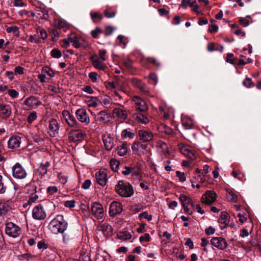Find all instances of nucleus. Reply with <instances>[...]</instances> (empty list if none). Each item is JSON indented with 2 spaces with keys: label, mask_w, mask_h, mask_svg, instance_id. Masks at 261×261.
<instances>
[{
  "label": "nucleus",
  "mask_w": 261,
  "mask_h": 261,
  "mask_svg": "<svg viewBox=\"0 0 261 261\" xmlns=\"http://www.w3.org/2000/svg\"><path fill=\"white\" fill-rule=\"evenodd\" d=\"M67 222L63 215H57L49 224L50 230L55 233H63L67 227Z\"/></svg>",
  "instance_id": "1"
},
{
  "label": "nucleus",
  "mask_w": 261,
  "mask_h": 261,
  "mask_svg": "<svg viewBox=\"0 0 261 261\" xmlns=\"http://www.w3.org/2000/svg\"><path fill=\"white\" fill-rule=\"evenodd\" d=\"M115 191L118 194L124 197H130L134 194L132 185L123 180H120L116 185Z\"/></svg>",
  "instance_id": "2"
},
{
  "label": "nucleus",
  "mask_w": 261,
  "mask_h": 261,
  "mask_svg": "<svg viewBox=\"0 0 261 261\" xmlns=\"http://www.w3.org/2000/svg\"><path fill=\"white\" fill-rule=\"evenodd\" d=\"M5 232L8 236L15 238L19 236L21 230L18 225L12 222H9L6 224Z\"/></svg>",
  "instance_id": "3"
},
{
  "label": "nucleus",
  "mask_w": 261,
  "mask_h": 261,
  "mask_svg": "<svg viewBox=\"0 0 261 261\" xmlns=\"http://www.w3.org/2000/svg\"><path fill=\"white\" fill-rule=\"evenodd\" d=\"M92 214L98 220L102 219L105 216V211L101 204L97 202H92L91 205Z\"/></svg>",
  "instance_id": "4"
},
{
  "label": "nucleus",
  "mask_w": 261,
  "mask_h": 261,
  "mask_svg": "<svg viewBox=\"0 0 261 261\" xmlns=\"http://www.w3.org/2000/svg\"><path fill=\"white\" fill-rule=\"evenodd\" d=\"M12 172L13 176L17 179H23L27 175L25 169L19 163H16L12 167Z\"/></svg>",
  "instance_id": "5"
},
{
  "label": "nucleus",
  "mask_w": 261,
  "mask_h": 261,
  "mask_svg": "<svg viewBox=\"0 0 261 261\" xmlns=\"http://www.w3.org/2000/svg\"><path fill=\"white\" fill-rule=\"evenodd\" d=\"M46 216L45 211L43 206L39 204L35 206L32 211L33 218L37 220H43Z\"/></svg>",
  "instance_id": "6"
},
{
  "label": "nucleus",
  "mask_w": 261,
  "mask_h": 261,
  "mask_svg": "<svg viewBox=\"0 0 261 261\" xmlns=\"http://www.w3.org/2000/svg\"><path fill=\"white\" fill-rule=\"evenodd\" d=\"M60 123L56 119L49 120L48 124V133L51 137H55L59 133Z\"/></svg>",
  "instance_id": "7"
},
{
  "label": "nucleus",
  "mask_w": 261,
  "mask_h": 261,
  "mask_svg": "<svg viewBox=\"0 0 261 261\" xmlns=\"http://www.w3.org/2000/svg\"><path fill=\"white\" fill-rule=\"evenodd\" d=\"M75 115L77 119L83 123L88 124L90 123V118L86 110L81 108L76 110Z\"/></svg>",
  "instance_id": "8"
},
{
  "label": "nucleus",
  "mask_w": 261,
  "mask_h": 261,
  "mask_svg": "<svg viewBox=\"0 0 261 261\" xmlns=\"http://www.w3.org/2000/svg\"><path fill=\"white\" fill-rule=\"evenodd\" d=\"M211 244L215 247L220 250H224L228 246L225 239L221 237H215L211 239Z\"/></svg>",
  "instance_id": "9"
},
{
  "label": "nucleus",
  "mask_w": 261,
  "mask_h": 261,
  "mask_svg": "<svg viewBox=\"0 0 261 261\" xmlns=\"http://www.w3.org/2000/svg\"><path fill=\"white\" fill-rule=\"evenodd\" d=\"M23 103L30 109H36L42 105V102L39 98L32 96L27 98Z\"/></svg>",
  "instance_id": "10"
},
{
  "label": "nucleus",
  "mask_w": 261,
  "mask_h": 261,
  "mask_svg": "<svg viewBox=\"0 0 261 261\" xmlns=\"http://www.w3.org/2000/svg\"><path fill=\"white\" fill-rule=\"evenodd\" d=\"M85 136V133L81 130L73 129L70 132L68 138L71 141L76 142L83 140Z\"/></svg>",
  "instance_id": "11"
},
{
  "label": "nucleus",
  "mask_w": 261,
  "mask_h": 261,
  "mask_svg": "<svg viewBox=\"0 0 261 261\" xmlns=\"http://www.w3.org/2000/svg\"><path fill=\"white\" fill-rule=\"evenodd\" d=\"M97 182L101 186H105L108 180L107 172L105 169L100 170L95 174Z\"/></svg>",
  "instance_id": "12"
},
{
  "label": "nucleus",
  "mask_w": 261,
  "mask_h": 261,
  "mask_svg": "<svg viewBox=\"0 0 261 261\" xmlns=\"http://www.w3.org/2000/svg\"><path fill=\"white\" fill-rule=\"evenodd\" d=\"M122 211V204L118 201H113L109 208V214L110 216H114L121 213Z\"/></svg>",
  "instance_id": "13"
},
{
  "label": "nucleus",
  "mask_w": 261,
  "mask_h": 261,
  "mask_svg": "<svg viewBox=\"0 0 261 261\" xmlns=\"http://www.w3.org/2000/svg\"><path fill=\"white\" fill-rule=\"evenodd\" d=\"M216 200V194L214 191H207L202 197V203L211 204Z\"/></svg>",
  "instance_id": "14"
},
{
  "label": "nucleus",
  "mask_w": 261,
  "mask_h": 261,
  "mask_svg": "<svg viewBox=\"0 0 261 261\" xmlns=\"http://www.w3.org/2000/svg\"><path fill=\"white\" fill-rule=\"evenodd\" d=\"M178 147L180 152L185 156L189 158L191 160H194L196 159V155L189 148V147L185 145L183 143H179L178 145Z\"/></svg>",
  "instance_id": "15"
},
{
  "label": "nucleus",
  "mask_w": 261,
  "mask_h": 261,
  "mask_svg": "<svg viewBox=\"0 0 261 261\" xmlns=\"http://www.w3.org/2000/svg\"><path fill=\"white\" fill-rule=\"evenodd\" d=\"M139 139L143 142H149L153 138V134L148 130L141 129L138 131Z\"/></svg>",
  "instance_id": "16"
},
{
  "label": "nucleus",
  "mask_w": 261,
  "mask_h": 261,
  "mask_svg": "<svg viewBox=\"0 0 261 261\" xmlns=\"http://www.w3.org/2000/svg\"><path fill=\"white\" fill-rule=\"evenodd\" d=\"M96 121L102 123H107L110 120V115L106 111H102L95 115Z\"/></svg>",
  "instance_id": "17"
},
{
  "label": "nucleus",
  "mask_w": 261,
  "mask_h": 261,
  "mask_svg": "<svg viewBox=\"0 0 261 261\" xmlns=\"http://www.w3.org/2000/svg\"><path fill=\"white\" fill-rule=\"evenodd\" d=\"M133 101L136 105V108L140 111H145L147 110L148 107L144 100L140 97L135 96L133 98Z\"/></svg>",
  "instance_id": "18"
},
{
  "label": "nucleus",
  "mask_w": 261,
  "mask_h": 261,
  "mask_svg": "<svg viewBox=\"0 0 261 261\" xmlns=\"http://www.w3.org/2000/svg\"><path fill=\"white\" fill-rule=\"evenodd\" d=\"M102 141L105 148L108 151H110L114 145L113 139L110 134H106L102 136Z\"/></svg>",
  "instance_id": "19"
},
{
  "label": "nucleus",
  "mask_w": 261,
  "mask_h": 261,
  "mask_svg": "<svg viewBox=\"0 0 261 261\" xmlns=\"http://www.w3.org/2000/svg\"><path fill=\"white\" fill-rule=\"evenodd\" d=\"M90 61L92 63L93 66L96 69L104 70L106 67V65L96 56H93L90 58Z\"/></svg>",
  "instance_id": "20"
},
{
  "label": "nucleus",
  "mask_w": 261,
  "mask_h": 261,
  "mask_svg": "<svg viewBox=\"0 0 261 261\" xmlns=\"http://www.w3.org/2000/svg\"><path fill=\"white\" fill-rule=\"evenodd\" d=\"M20 143L21 139L19 136H12L8 142V146L9 148L15 149L20 146Z\"/></svg>",
  "instance_id": "21"
},
{
  "label": "nucleus",
  "mask_w": 261,
  "mask_h": 261,
  "mask_svg": "<svg viewBox=\"0 0 261 261\" xmlns=\"http://www.w3.org/2000/svg\"><path fill=\"white\" fill-rule=\"evenodd\" d=\"M11 114L10 106L0 105V117L3 118L9 117Z\"/></svg>",
  "instance_id": "22"
},
{
  "label": "nucleus",
  "mask_w": 261,
  "mask_h": 261,
  "mask_svg": "<svg viewBox=\"0 0 261 261\" xmlns=\"http://www.w3.org/2000/svg\"><path fill=\"white\" fill-rule=\"evenodd\" d=\"M133 118L136 120L138 122L146 124L149 122V118L145 115L137 113L133 115Z\"/></svg>",
  "instance_id": "23"
},
{
  "label": "nucleus",
  "mask_w": 261,
  "mask_h": 261,
  "mask_svg": "<svg viewBox=\"0 0 261 261\" xmlns=\"http://www.w3.org/2000/svg\"><path fill=\"white\" fill-rule=\"evenodd\" d=\"M80 37L76 35L74 33H71L69 35V39L70 43L76 48H79L81 46V43L80 42Z\"/></svg>",
  "instance_id": "24"
},
{
  "label": "nucleus",
  "mask_w": 261,
  "mask_h": 261,
  "mask_svg": "<svg viewBox=\"0 0 261 261\" xmlns=\"http://www.w3.org/2000/svg\"><path fill=\"white\" fill-rule=\"evenodd\" d=\"M113 114L122 120L126 119L127 117L126 111L121 108H115L114 109Z\"/></svg>",
  "instance_id": "25"
},
{
  "label": "nucleus",
  "mask_w": 261,
  "mask_h": 261,
  "mask_svg": "<svg viewBox=\"0 0 261 261\" xmlns=\"http://www.w3.org/2000/svg\"><path fill=\"white\" fill-rule=\"evenodd\" d=\"M142 173L141 165L137 163L136 164L132 165V171L131 175L136 177H139Z\"/></svg>",
  "instance_id": "26"
},
{
  "label": "nucleus",
  "mask_w": 261,
  "mask_h": 261,
  "mask_svg": "<svg viewBox=\"0 0 261 261\" xmlns=\"http://www.w3.org/2000/svg\"><path fill=\"white\" fill-rule=\"evenodd\" d=\"M101 230L105 236L110 237L112 235L113 228L112 226L108 223H104L101 226Z\"/></svg>",
  "instance_id": "27"
},
{
  "label": "nucleus",
  "mask_w": 261,
  "mask_h": 261,
  "mask_svg": "<svg viewBox=\"0 0 261 261\" xmlns=\"http://www.w3.org/2000/svg\"><path fill=\"white\" fill-rule=\"evenodd\" d=\"M117 153L120 156L125 155L128 152L127 144L123 143L118 146L117 149Z\"/></svg>",
  "instance_id": "28"
},
{
  "label": "nucleus",
  "mask_w": 261,
  "mask_h": 261,
  "mask_svg": "<svg viewBox=\"0 0 261 261\" xmlns=\"http://www.w3.org/2000/svg\"><path fill=\"white\" fill-rule=\"evenodd\" d=\"M36 13L37 17L41 19H46L48 17L47 12L43 8L37 7Z\"/></svg>",
  "instance_id": "29"
},
{
  "label": "nucleus",
  "mask_w": 261,
  "mask_h": 261,
  "mask_svg": "<svg viewBox=\"0 0 261 261\" xmlns=\"http://www.w3.org/2000/svg\"><path fill=\"white\" fill-rule=\"evenodd\" d=\"M147 147L146 144H143L139 141H135L132 146V149L134 151H141L142 149H145Z\"/></svg>",
  "instance_id": "30"
},
{
  "label": "nucleus",
  "mask_w": 261,
  "mask_h": 261,
  "mask_svg": "<svg viewBox=\"0 0 261 261\" xmlns=\"http://www.w3.org/2000/svg\"><path fill=\"white\" fill-rule=\"evenodd\" d=\"M229 216L227 213L225 212H222L221 213L219 218V222L220 223L224 224L225 225L227 224L229 222Z\"/></svg>",
  "instance_id": "31"
},
{
  "label": "nucleus",
  "mask_w": 261,
  "mask_h": 261,
  "mask_svg": "<svg viewBox=\"0 0 261 261\" xmlns=\"http://www.w3.org/2000/svg\"><path fill=\"white\" fill-rule=\"evenodd\" d=\"M55 25L59 29H64L66 30L68 28V25L67 22L63 19H56L55 20Z\"/></svg>",
  "instance_id": "32"
},
{
  "label": "nucleus",
  "mask_w": 261,
  "mask_h": 261,
  "mask_svg": "<svg viewBox=\"0 0 261 261\" xmlns=\"http://www.w3.org/2000/svg\"><path fill=\"white\" fill-rule=\"evenodd\" d=\"M85 101L89 107H96L98 106V100L94 97L88 96L86 97Z\"/></svg>",
  "instance_id": "33"
},
{
  "label": "nucleus",
  "mask_w": 261,
  "mask_h": 261,
  "mask_svg": "<svg viewBox=\"0 0 261 261\" xmlns=\"http://www.w3.org/2000/svg\"><path fill=\"white\" fill-rule=\"evenodd\" d=\"M50 166V163L46 162L44 164H41L38 169V172L41 175H44L47 172V168Z\"/></svg>",
  "instance_id": "34"
},
{
  "label": "nucleus",
  "mask_w": 261,
  "mask_h": 261,
  "mask_svg": "<svg viewBox=\"0 0 261 261\" xmlns=\"http://www.w3.org/2000/svg\"><path fill=\"white\" fill-rule=\"evenodd\" d=\"M135 86L137 87L143 93L147 94L149 92V89L144 83H134Z\"/></svg>",
  "instance_id": "35"
},
{
  "label": "nucleus",
  "mask_w": 261,
  "mask_h": 261,
  "mask_svg": "<svg viewBox=\"0 0 261 261\" xmlns=\"http://www.w3.org/2000/svg\"><path fill=\"white\" fill-rule=\"evenodd\" d=\"M6 32L8 33H13V34L18 37L19 36V28L15 25H12L6 28Z\"/></svg>",
  "instance_id": "36"
},
{
  "label": "nucleus",
  "mask_w": 261,
  "mask_h": 261,
  "mask_svg": "<svg viewBox=\"0 0 261 261\" xmlns=\"http://www.w3.org/2000/svg\"><path fill=\"white\" fill-rule=\"evenodd\" d=\"M9 206L8 202L0 201V215H4L9 210Z\"/></svg>",
  "instance_id": "37"
},
{
  "label": "nucleus",
  "mask_w": 261,
  "mask_h": 261,
  "mask_svg": "<svg viewBox=\"0 0 261 261\" xmlns=\"http://www.w3.org/2000/svg\"><path fill=\"white\" fill-rule=\"evenodd\" d=\"M110 164L112 169L114 172H117L120 164L119 162L117 160L112 159L110 160Z\"/></svg>",
  "instance_id": "38"
},
{
  "label": "nucleus",
  "mask_w": 261,
  "mask_h": 261,
  "mask_svg": "<svg viewBox=\"0 0 261 261\" xmlns=\"http://www.w3.org/2000/svg\"><path fill=\"white\" fill-rule=\"evenodd\" d=\"M121 136L123 138L133 139L135 136V134L130 132V129H125L122 131Z\"/></svg>",
  "instance_id": "39"
},
{
  "label": "nucleus",
  "mask_w": 261,
  "mask_h": 261,
  "mask_svg": "<svg viewBox=\"0 0 261 261\" xmlns=\"http://www.w3.org/2000/svg\"><path fill=\"white\" fill-rule=\"evenodd\" d=\"M226 197L228 200L232 202H237L238 200V197L237 195L232 191L228 192Z\"/></svg>",
  "instance_id": "40"
},
{
  "label": "nucleus",
  "mask_w": 261,
  "mask_h": 261,
  "mask_svg": "<svg viewBox=\"0 0 261 261\" xmlns=\"http://www.w3.org/2000/svg\"><path fill=\"white\" fill-rule=\"evenodd\" d=\"M7 180V178H4L3 176L0 175V194L4 193L6 190L7 187L5 185V182Z\"/></svg>",
  "instance_id": "41"
},
{
  "label": "nucleus",
  "mask_w": 261,
  "mask_h": 261,
  "mask_svg": "<svg viewBox=\"0 0 261 261\" xmlns=\"http://www.w3.org/2000/svg\"><path fill=\"white\" fill-rule=\"evenodd\" d=\"M132 237L131 233L127 231L120 232L119 236V239L125 241L130 239Z\"/></svg>",
  "instance_id": "42"
},
{
  "label": "nucleus",
  "mask_w": 261,
  "mask_h": 261,
  "mask_svg": "<svg viewBox=\"0 0 261 261\" xmlns=\"http://www.w3.org/2000/svg\"><path fill=\"white\" fill-rule=\"evenodd\" d=\"M65 121L70 127H76L77 125V121L72 116L69 117Z\"/></svg>",
  "instance_id": "43"
},
{
  "label": "nucleus",
  "mask_w": 261,
  "mask_h": 261,
  "mask_svg": "<svg viewBox=\"0 0 261 261\" xmlns=\"http://www.w3.org/2000/svg\"><path fill=\"white\" fill-rule=\"evenodd\" d=\"M37 118V113L35 111L31 112L28 116L27 121L29 123H32Z\"/></svg>",
  "instance_id": "44"
},
{
  "label": "nucleus",
  "mask_w": 261,
  "mask_h": 261,
  "mask_svg": "<svg viewBox=\"0 0 261 261\" xmlns=\"http://www.w3.org/2000/svg\"><path fill=\"white\" fill-rule=\"evenodd\" d=\"M42 73L50 77H53L55 75L54 71L48 67H44L43 68Z\"/></svg>",
  "instance_id": "45"
},
{
  "label": "nucleus",
  "mask_w": 261,
  "mask_h": 261,
  "mask_svg": "<svg viewBox=\"0 0 261 261\" xmlns=\"http://www.w3.org/2000/svg\"><path fill=\"white\" fill-rule=\"evenodd\" d=\"M132 171V165L130 166H125L123 167V169L121 171V173L124 176H127L129 174H131V172Z\"/></svg>",
  "instance_id": "46"
},
{
  "label": "nucleus",
  "mask_w": 261,
  "mask_h": 261,
  "mask_svg": "<svg viewBox=\"0 0 261 261\" xmlns=\"http://www.w3.org/2000/svg\"><path fill=\"white\" fill-rule=\"evenodd\" d=\"M51 55L53 57L58 59L61 57L62 54L60 50L55 48L51 50Z\"/></svg>",
  "instance_id": "47"
},
{
  "label": "nucleus",
  "mask_w": 261,
  "mask_h": 261,
  "mask_svg": "<svg viewBox=\"0 0 261 261\" xmlns=\"http://www.w3.org/2000/svg\"><path fill=\"white\" fill-rule=\"evenodd\" d=\"M101 33H102V31L99 28H96L95 30H92L91 32V34L92 36L94 38H98L99 35Z\"/></svg>",
  "instance_id": "48"
},
{
  "label": "nucleus",
  "mask_w": 261,
  "mask_h": 261,
  "mask_svg": "<svg viewBox=\"0 0 261 261\" xmlns=\"http://www.w3.org/2000/svg\"><path fill=\"white\" fill-rule=\"evenodd\" d=\"M58 189L56 186H49L47 188V193L50 195H53L57 193Z\"/></svg>",
  "instance_id": "49"
},
{
  "label": "nucleus",
  "mask_w": 261,
  "mask_h": 261,
  "mask_svg": "<svg viewBox=\"0 0 261 261\" xmlns=\"http://www.w3.org/2000/svg\"><path fill=\"white\" fill-rule=\"evenodd\" d=\"M106 53L107 50L105 49H100L99 50V59H100L102 61H105L107 60L106 57Z\"/></svg>",
  "instance_id": "50"
},
{
  "label": "nucleus",
  "mask_w": 261,
  "mask_h": 261,
  "mask_svg": "<svg viewBox=\"0 0 261 261\" xmlns=\"http://www.w3.org/2000/svg\"><path fill=\"white\" fill-rule=\"evenodd\" d=\"M70 44V40L69 39V35L68 36L67 38L63 39L62 40V43L61 44V45L62 47L64 48H67L69 46Z\"/></svg>",
  "instance_id": "51"
},
{
  "label": "nucleus",
  "mask_w": 261,
  "mask_h": 261,
  "mask_svg": "<svg viewBox=\"0 0 261 261\" xmlns=\"http://www.w3.org/2000/svg\"><path fill=\"white\" fill-rule=\"evenodd\" d=\"M176 176L178 177L179 180L180 182H184L186 180V176L183 172H181L179 171L176 172Z\"/></svg>",
  "instance_id": "52"
},
{
  "label": "nucleus",
  "mask_w": 261,
  "mask_h": 261,
  "mask_svg": "<svg viewBox=\"0 0 261 261\" xmlns=\"http://www.w3.org/2000/svg\"><path fill=\"white\" fill-rule=\"evenodd\" d=\"M139 217L140 218H143L148 221L151 220L152 218V216L151 215H149L147 212H144L143 213L140 214Z\"/></svg>",
  "instance_id": "53"
},
{
  "label": "nucleus",
  "mask_w": 261,
  "mask_h": 261,
  "mask_svg": "<svg viewBox=\"0 0 261 261\" xmlns=\"http://www.w3.org/2000/svg\"><path fill=\"white\" fill-rule=\"evenodd\" d=\"M38 33L39 34V36L41 39L44 40L47 38V34L46 31L44 29H40L38 30Z\"/></svg>",
  "instance_id": "54"
},
{
  "label": "nucleus",
  "mask_w": 261,
  "mask_h": 261,
  "mask_svg": "<svg viewBox=\"0 0 261 261\" xmlns=\"http://www.w3.org/2000/svg\"><path fill=\"white\" fill-rule=\"evenodd\" d=\"M48 90L58 93L59 91V86H57L55 84H53L48 86Z\"/></svg>",
  "instance_id": "55"
},
{
  "label": "nucleus",
  "mask_w": 261,
  "mask_h": 261,
  "mask_svg": "<svg viewBox=\"0 0 261 261\" xmlns=\"http://www.w3.org/2000/svg\"><path fill=\"white\" fill-rule=\"evenodd\" d=\"M179 199L180 201L181 202V204L185 205L187 204V203H189L190 199L188 198L185 195H181L179 197Z\"/></svg>",
  "instance_id": "56"
},
{
  "label": "nucleus",
  "mask_w": 261,
  "mask_h": 261,
  "mask_svg": "<svg viewBox=\"0 0 261 261\" xmlns=\"http://www.w3.org/2000/svg\"><path fill=\"white\" fill-rule=\"evenodd\" d=\"M14 6L17 7H22L26 6V4L22 0H14L13 2Z\"/></svg>",
  "instance_id": "57"
},
{
  "label": "nucleus",
  "mask_w": 261,
  "mask_h": 261,
  "mask_svg": "<svg viewBox=\"0 0 261 261\" xmlns=\"http://www.w3.org/2000/svg\"><path fill=\"white\" fill-rule=\"evenodd\" d=\"M8 94L12 98H16L18 95L19 93L14 89H10L8 90Z\"/></svg>",
  "instance_id": "58"
},
{
  "label": "nucleus",
  "mask_w": 261,
  "mask_h": 261,
  "mask_svg": "<svg viewBox=\"0 0 261 261\" xmlns=\"http://www.w3.org/2000/svg\"><path fill=\"white\" fill-rule=\"evenodd\" d=\"M75 201L74 200L66 201L65 202L64 205L67 207L73 208L75 206Z\"/></svg>",
  "instance_id": "59"
},
{
  "label": "nucleus",
  "mask_w": 261,
  "mask_h": 261,
  "mask_svg": "<svg viewBox=\"0 0 261 261\" xmlns=\"http://www.w3.org/2000/svg\"><path fill=\"white\" fill-rule=\"evenodd\" d=\"M145 60L151 64H152L153 65L155 66H158L159 65V63L158 62V61L153 58H147L145 59Z\"/></svg>",
  "instance_id": "60"
},
{
  "label": "nucleus",
  "mask_w": 261,
  "mask_h": 261,
  "mask_svg": "<svg viewBox=\"0 0 261 261\" xmlns=\"http://www.w3.org/2000/svg\"><path fill=\"white\" fill-rule=\"evenodd\" d=\"M24 69L21 66H17L15 68L14 73L17 74H22L23 73Z\"/></svg>",
  "instance_id": "61"
},
{
  "label": "nucleus",
  "mask_w": 261,
  "mask_h": 261,
  "mask_svg": "<svg viewBox=\"0 0 261 261\" xmlns=\"http://www.w3.org/2000/svg\"><path fill=\"white\" fill-rule=\"evenodd\" d=\"M90 258L88 255L86 254H82L80 257L79 260L78 261H90Z\"/></svg>",
  "instance_id": "62"
},
{
  "label": "nucleus",
  "mask_w": 261,
  "mask_h": 261,
  "mask_svg": "<svg viewBox=\"0 0 261 261\" xmlns=\"http://www.w3.org/2000/svg\"><path fill=\"white\" fill-rule=\"evenodd\" d=\"M150 236L148 233H145L144 235L140 237L139 240L141 242L143 241H149L150 240Z\"/></svg>",
  "instance_id": "63"
},
{
  "label": "nucleus",
  "mask_w": 261,
  "mask_h": 261,
  "mask_svg": "<svg viewBox=\"0 0 261 261\" xmlns=\"http://www.w3.org/2000/svg\"><path fill=\"white\" fill-rule=\"evenodd\" d=\"M82 90L88 94H92L93 90L90 86H86L82 88Z\"/></svg>",
  "instance_id": "64"
}]
</instances>
